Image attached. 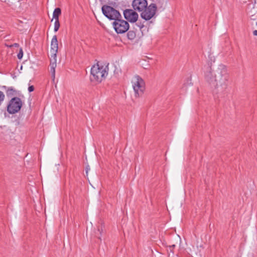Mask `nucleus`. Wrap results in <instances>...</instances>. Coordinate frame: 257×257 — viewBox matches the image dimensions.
<instances>
[{
    "mask_svg": "<svg viewBox=\"0 0 257 257\" xmlns=\"http://www.w3.org/2000/svg\"><path fill=\"white\" fill-rule=\"evenodd\" d=\"M23 106V102L18 97H12L9 101L7 110L9 114H13L18 112Z\"/></svg>",
    "mask_w": 257,
    "mask_h": 257,
    "instance_id": "7ed1b4c3",
    "label": "nucleus"
},
{
    "mask_svg": "<svg viewBox=\"0 0 257 257\" xmlns=\"http://www.w3.org/2000/svg\"><path fill=\"white\" fill-rule=\"evenodd\" d=\"M23 56V51L22 48H20L19 53L17 55V57L19 59H21Z\"/></svg>",
    "mask_w": 257,
    "mask_h": 257,
    "instance_id": "a211bd4d",
    "label": "nucleus"
},
{
    "mask_svg": "<svg viewBox=\"0 0 257 257\" xmlns=\"http://www.w3.org/2000/svg\"><path fill=\"white\" fill-rule=\"evenodd\" d=\"M215 77V87L220 86L222 90H225L227 86V83L229 78L227 69L223 64H220L214 72Z\"/></svg>",
    "mask_w": 257,
    "mask_h": 257,
    "instance_id": "f257e3e1",
    "label": "nucleus"
},
{
    "mask_svg": "<svg viewBox=\"0 0 257 257\" xmlns=\"http://www.w3.org/2000/svg\"><path fill=\"white\" fill-rule=\"evenodd\" d=\"M101 10L103 14L110 20L115 21L117 19L122 18L119 11L111 6L103 5L101 8Z\"/></svg>",
    "mask_w": 257,
    "mask_h": 257,
    "instance_id": "20e7f679",
    "label": "nucleus"
},
{
    "mask_svg": "<svg viewBox=\"0 0 257 257\" xmlns=\"http://www.w3.org/2000/svg\"><path fill=\"white\" fill-rule=\"evenodd\" d=\"M112 26L117 34H123L127 32L130 28L128 23L121 18L117 19L113 21Z\"/></svg>",
    "mask_w": 257,
    "mask_h": 257,
    "instance_id": "423d86ee",
    "label": "nucleus"
},
{
    "mask_svg": "<svg viewBox=\"0 0 257 257\" xmlns=\"http://www.w3.org/2000/svg\"><path fill=\"white\" fill-rule=\"evenodd\" d=\"M157 4L152 3L147 6L146 8L141 11V17L146 21L150 20L155 15L157 11Z\"/></svg>",
    "mask_w": 257,
    "mask_h": 257,
    "instance_id": "0eeeda50",
    "label": "nucleus"
},
{
    "mask_svg": "<svg viewBox=\"0 0 257 257\" xmlns=\"http://www.w3.org/2000/svg\"><path fill=\"white\" fill-rule=\"evenodd\" d=\"M56 66V63H53L51 65V67H50V72L51 73L52 77L53 78V80L55 79V69Z\"/></svg>",
    "mask_w": 257,
    "mask_h": 257,
    "instance_id": "dca6fc26",
    "label": "nucleus"
},
{
    "mask_svg": "<svg viewBox=\"0 0 257 257\" xmlns=\"http://www.w3.org/2000/svg\"><path fill=\"white\" fill-rule=\"evenodd\" d=\"M19 91L16 90L14 87H10L6 91V95L8 97H15L19 94Z\"/></svg>",
    "mask_w": 257,
    "mask_h": 257,
    "instance_id": "f8f14e48",
    "label": "nucleus"
},
{
    "mask_svg": "<svg viewBox=\"0 0 257 257\" xmlns=\"http://www.w3.org/2000/svg\"><path fill=\"white\" fill-rule=\"evenodd\" d=\"M136 36V32L134 31H129L127 33V37L130 40H134Z\"/></svg>",
    "mask_w": 257,
    "mask_h": 257,
    "instance_id": "2eb2a0df",
    "label": "nucleus"
},
{
    "mask_svg": "<svg viewBox=\"0 0 257 257\" xmlns=\"http://www.w3.org/2000/svg\"><path fill=\"white\" fill-rule=\"evenodd\" d=\"M103 226L101 225L100 226H98L97 227V232H95V236L97 237L100 241H101V239L100 236L101 235L102 232L103 231Z\"/></svg>",
    "mask_w": 257,
    "mask_h": 257,
    "instance_id": "4468645a",
    "label": "nucleus"
},
{
    "mask_svg": "<svg viewBox=\"0 0 257 257\" xmlns=\"http://www.w3.org/2000/svg\"><path fill=\"white\" fill-rule=\"evenodd\" d=\"M124 18L131 23L136 22L138 19V14L133 10L126 9L123 11Z\"/></svg>",
    "mask_w": 257,
    "mask_h": 257,
    "instance_id": "6e6552de",
    "label": "nucleus"
},
{
    "mask_svg": "<svg viewBox=\"0 0 257 257\" xmlns=\"http://www.w3.org/2000/svg\"><path fill=\"white\" fill-rule=\"evenodd\" d=\"M61 14V10L59 8H56L53 13V19H52L51 21H53V19L54 20H59V16Z\"/></svg>",
    "mask_w": 257,
    "mask_h": 257,
    "instance_id": "ddd939ff",
    "label": "nucleus"
},
{
    "mask_svg": "<svg viewBox=\"0 0 257 257\" xmlns=\"http://www.w3.org/2000/svg\"><path fill=\"white\" fill-rule=\"evenodd\" d=\"M89 169L88 168V167H86V173L88 172V171Z\"/></svg>",
    "mask_w": 257,
    "mask_h": 257,
    "instance_id": "b1692460",
    "label": "nucleus"
},
{
    "mask_svg": "<svg viewBox=\"0 0 257 257\" xmlns=\"http://www.w3.org/2000/svg\"><path fill=\"white\" fill-rule=\"evenodd\" d=\"M137 25L141 29L144 27V25L141 22H138Z\"/></svg>",
    "mask_w": 257,
    "mask_h": 257,
    "instance_id": "aec40b11",
    "label": "nucleus"
},
{
    "mask_svg": "<svg viewBox=\"0 0 257 257\" xmlns=\"http://www.w3.org/2000/svg\"><path fill=\"white\" fill-rule=\"evenodd\" d=\"M58 43L56 35H54L51 40V53L55 57L56 56V54L58 52Z\"/></svg>",
    "mask_w": 257,
    "mask_h": 257,
    "instance_id": "9b49d317",
    "label": "nucleus"
},
{
    "mask_svg": "<svg viewBox=\"0 0 257 257\" xmlns=\"http://www.w3.org/2000/svg\"><path fill=\"white\" fill-rule=\"evenodd\" d=\"M133 87L136 97L142 95L145 89L144 80L139 75L136 76L133 81Z\"/></svg>",
    "mask_w": 257,
    "mask_h": 257,
    "instance_id": "39448f33",
    "label": "nucleus"
},
{
    "mask_svg": "<svg viewBox=\"0 0 257 257\" xmlns=\"http://www.w3.org/2000/svg\"><path fill=\"white\" fill-rule=\"evenodd\" d=\"M14 46L15 47H18L19 46V44L18 43H14L13 45L10 46V47Z\"/></svg>",
    "mask_w": 257,
    "mask_h": 257,
    "instance_id": "412c9836",
    "label": "nucleus"
},
{
    "mask_svg": "<svg viewBox=\"0 0 257 257\" xmlns=\"http://www.w3.org/2000/svg\"><path fill=\"white\" fill-rule=\"evenodd\" d=\"M148 5L147 0H134L132 3V6L134 9L141 12Z\"/></svg>",
    "mask_w": 257,
    "mask_h": 257,
    "instance_id": "1a4fd4ad",
    "label": "nucleus"
},
{
    "mask_svg": "<svg viewBox=\"0 0 257 257\" xmlns=\"http://www.w3.org/2000/svg\"><path fill=\"white\" fill-rule=\"evenodd\" d=\"M205 79L210 84L215 87V77H214V72L212 71L210 67H209L205 72Z\"/></svg>",
    "mask_w": 257,
    "mask_h": 257,
    "instance_id": "9d476101",
    "label": "nucleus"
},
{
    "mask_svg": "<svg viewBox=\"0 0 257 257\" xmlns=\"http://www.w3.org/2000/svg\"><path fill=\"white\" fill-rule=\"evenodd\" d=\"M256 25H257V22H256Z\"/></svg>",
    "mask_w": 257,
    "mask_h": 257,
    "instance_id": "393cba45",
    "label": "nucleus"
},
{
    "mask_svg": "<svg viewBox=\"0 0 257 257\" xmlns=\"http://www.w3.org/2000/svg\"><path fill=\"white\" fill-rule=\"evenodd\" d=\"M108 71L107 66H104L97 62L91 67L90 72L91 81L97 83L101 82L107 76Z\"/></svg>",
    "mask_w": 257,
    "mask_h": 257,
    "instance_id": "f03ea898",
    "label": "nucleus"
},
{
    "mask_svg": "<svg viewBox=\"0 0 257 257\" xmlns=\"http://www.w3.org/2000/svg\"><path fill=\"white\" fill-rule=\"evenodd\" d=\"M152 1H154V0ZM156 2L157 3V4H160L161 3V0H156Z\"/></svg>",
    "mask_w": 257,
    "mask_h": 257,
    "instance_id": "4be33fe9",
    "label": "nucleus"
},
{
    "mask_svg": "<svg viewBox=\"0 0 257 257\" xmlns=\"http://www.w3.org/2000/svg\"><path fill=\"white\" fill-rule=\"evenodd\" d=\"M253 34L254 36H257V30H254V31L253 32Z\"/></svg>",
    "mask_w": 257,
    "mask_h": 257,
    "instance_id": "5701e85b",
    "label": "nucleus"
},
{
    "mask_svg": "<svg viewBox=\"0 0 257 257\" xmlns=\"http://www.w3.org/2000/svg\"><path fill=\"white\" fill-rule=\"evenodd\" d=\"M34 90V87L33 85L30 86L28 87V91L29 92H31Z\"/></svg>",
    "mask_w": 257,
    "mask_h": 257,
    "instance_id": "6ab92c4d",
    "label": "nucleus"
},
{
    "mask_svg": "<svg viewBox=\"0 0 257 257\" xmlns=\"http://www.w3.org/2000/svg\"><path fill=\"white\" fill-rule=\"evenodd\" d=\"M60 22L59 20H55V23H54V31L55 32H56L58 31L59 28H60Z\"/></svg>",
    "mask_w": 257,
    "mask_h": 257,
    "instance_id": "f3484780",
    "label": "nucleus"
}]
</instances>
